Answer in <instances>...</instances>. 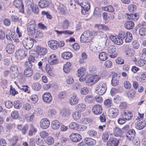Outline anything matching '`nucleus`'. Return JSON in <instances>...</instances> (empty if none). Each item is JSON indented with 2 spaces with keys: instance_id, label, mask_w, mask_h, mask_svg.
I'll return each instance as SVG.
<instances>
[{
  "instance_id": "nucleus-30",
  "label": "nucleus",
  "mask_w": 146,
  "mask_h": 146,
  "mask_svg": "<svg viewBox=\"0 0 146 146\" xmlns=\"http://www.w3.org/2000/svg\"><path fill=\"white\" fill-rule=\"evenodd\" d=\"M134 26V23L131 21H127L125 22L124 24L125 28L128 29H132Z\"/></svg>"
},
{
  "instance_id": "nucleus-46",
  "label": "nucleus",
  "mask_w": 146,
  "mask_h": 146,
  "mask_svg": "<svg viewBox=\"0 0 146 146\" xmlns=\"http://www.w3.org/2000/svg\"><path fill=\"white\" fill-rule=\"evenodd\" d=\"M114 133L117 137H120L122 135L121 129L117 127H115L114 129Z\"/></svg>"
},
{
  "instance_id": "nucleus-26",
  "label": "nucleus",
  "mask_w": 146,
  "mask_h": 146,
  "mask_svg": "<svg viewBox=\"0 0 146 146\" xmlns=\"http://www.w3.org/2000/svg\"><path fill=\"white\" fill-rule=\"evenodd\" d=\"M33 70L31 68H26L24 70V74L26 77H30L33 75Z\"/></svg>"
},
{
  "instance_id": "nucleus-35",
  "label": "nucleus",
  "mask_w": 146,
  "mask_h": 146,
  "mask_svg": "<svg viewBox=\"0 0 146 146\" xmlns=\"http://www.w3.org/2000/svg\"><path fill=\"white\" fill-rule=\"evenodd\" d=\"M137 79L140 82H144L146 79V73H142L139 74L137 76Z\"/></svg>"
},
{
  "instance_id": "nucleus-32",
  "label": "nucleus",
  "mask_w": 146,
  "mask_h": 146,
  "mask_svg": "<svg viewBox=\"0 0 146 146\" xmlns=\"http://www.w3.org/2000/svg\"><path fill=\"white\" fill-rule=\"evenodd\" d=\"M72 54L70 52H66L62 53L61 54L62 57L64 59H68L71 58Z\"/></svg>"
},
{
  "instance_id": "nucleus-47",
  "label": "nucleus",
  "mask_w": 146,
  "mask_h": 146,
  "mask_svg": "<svg viewBox=\"0 0 146 146\" xmlns=\"http://www.w3.org/2000/svg\"><path fill=\"white\" fill-rule=\"evenodd\" d=\"M125 38V42H131L133 38L131 33L129 32H127Z\"/></svg>"
},
{
  "instance_id": "nucleus-10",
  "label": "nucleus",
  "mask_w": 146,
  "mask_h": 146,
  "mask_svg": "<svg viewBox=\"0 0 146 146\" xmlns=\"http://www.w3.org/2000/svg\"><path fill=\"white\" fill-rule=\"evenodd\" d=\"M122 118L125 120H129L131 119L133 114L131 112L127 110L123 111L122 114Z\"/></svg>"
},
{
  "instance_id": "nucleus-4",
  "label": "nucleus",
  "mask_w": 146,
  "mask_h": 146,
  "mask_svg": "<svg viewBox=\"0 0 146 146\" xmlns=\"http://www.w3.org/2000/svg\"><path fill=\"white\" fill-rule=\"evenodd\" d=\"M22 43L25 48L28 50L32 48L34 44V41L31 38L25 37L23 40Z\"/></svg>"
},
{
  "instance_id": "nucleus-27",
  "label": "nucleus",
  "mask_w": 146,
  "mask_h": 146,
  "mask_svg": "<svg viewBox=\"0 0 146 146\" xmlns=\"http://www.w3.org/2000/svg\"><path fill=\"white\" fill-rule=\"evenodd\" d=\"M84 100L86 103H92L94 101V97L92 95H89L86 96Z\"/></svg>"
},
{
  "instance_id": "nucleus-41",
  "label": "nucleus",
  "mask_w": 146,
  "mask_h": 146,
  "mask_svg": "<svg viewBox=\"0 0 146 146\" xmlns=\"http://www.w3.org/2000/svg\"><path fill=\"white\" fill-rule=\"evenodd\" d=\"M116 50V48L113 45H110L108 48L107 51L110 53H113L115 52Z\"/></svg>"
},
{
  "instance_id": "nucleus-45",
  "label": "nucleus",
  "mask_w": 146,
  "mask_h": 146,
  "mask_svg": "<svg viewBox=\"0 0 146 146\" xmlns=\"http://www.w3.org/2000/svg\"><path fill=\"white\" fill-rule=\"evenodd\" d=\"M81 115V114L78 111H75L72 114L73 118L75 120L79 119L80 118Z\"/></svg>"
},
{
  "instance_id": "nucleus-61",
  "label": "nucleus",
  "mask_w": 146,
  "mask_h": 146,
  "mask_svg": "<svg viewBox=\"0 0 146 146\" xmlns=\"http://www.w3.org/2000/svg\"><path fill=\"white\" fill-rule=\"evenodd\" d=\"M114 43L117 45H121L123 43V40L119 38L118 36L116 37Z\"/></svg>"
},
{
  "instance_id": "nucleus-64",
  "label": "nucleus",
  "mask_w": 146,
  "mask_h": 146,
  "mask_svg": "<svg viewBox=\"0 0 146 146\" xmlns=\"http://www.w3.org/2000/svg\"><path fill=\"white\" fill-rule=\"evenodd\" d=\"M11 115L13 119H16L19 117V113L17 111H14L11 112Z\"/></svg>"
},
{
  "instance_id": "nucleus-20",
  "label": "nucleus",
  "mask_w": 146,
  "mask_h": 146,
  "mask_svg": "<svg viewBox=\"0 0 146 146\" xmlns=\"http://www.w3.org/2000/svg\"><path fill=\"white\" fill-rule=\"evenodd\" d=\"M119 143L118 139L112 138L109 140L107 143V146H117Z\"/></svg>"
},
{
  "instance_id": "nucleus-50",
  "label": "nucleus",
  "mask_w": 146,
  "mask_h": 146,
  "mask_svg": "<svg viewBox=\"0 0 146 146\" xmlns=\"http://www.w3.org/2000/svg\"><path fill=\"white\" fill-rule=\"evenodd\" d=\"M17 86L21 90L24 91L25 92H27L28 93H30L31 91L29 90V87L27 86H23L21 87L19 86Z\"/></svg>"
},
{
  "instance_id": "nucleus-29",
  "label": "nucleus",
  "mask_w": 146,
  "mask_h": 146,
  "mask_svg": "<svg viewBox=\"0 0 146 146\" xmlns=\"http://www.w3.org/2000/svg\"><path fill=\"white\" fill-rule=\"evenodd\" d=\"M126 14L127 15V18L129 20H137L139 17L138 13H135V14H130V15L127 14Z\"/></svg>"
},
{
  "instance_id": "nucleus-15",
  "label": "nucleus",
  "mask_w": 146,
  "mask_h": 146,
  "mask_svg": "<svg viewBox=\"0 0 146 146\" xmlns=\"http://www.w3.org/2000/svg\"><path fill=\"white\" fill-rule=\"evenodd\" d=\"M42 99L44 102L48 103L50 102L52 100V96L49 92L44 93L42 96Z\"/></svg>"
},
{
  "instance_id": "nucleus-12",
  "label": "nucleus",
  "mask_w": 146,
  "mask_h": 146,
  "mask_svg": "<svg viewBox=\"0 0 146 146\" xmlns=\"http://www.w3.org/2000/svg\"><path fill=\"white\" fill-rule=\"evenodd\" d=\"M119 76L116 73H113L111 81V84L112 86H115L118 85L119 83Z\"/></svg>"
},
{
  "instance_id": "nucleus-58",
  "label": "nucleus",
  "mask_w": 146,
  "mask_h": 146,
  "mask_svg": "<svg viewBox=\"0 0 146 146\" xmlns=\"http://www.w3.org/2000/svg\"><path fill=\"white\" fill-rule=\"evenodd\" d=\"M86 71L85 69L84 68H82L78 70V77H80L84 76L85 74Z\"/></svg>"
},
{
  "instance_id": "nucleus-22",
  "label": "nucleus",
  "mask_w": 146,
  "mask_h": 146,
  "mask_svg": "<svg viewBox=\"0 0 146 146\" xmlns=\"http://www.w3.org/2000/svg\"><path fill=\"white\" fill-rule=\"evenodd\" d=\"M6 52L9 54H12L14 52L15 50V46L11 43L7 44L6 46Z\"/></svg>"
},
{
  "instance_id": "nucleus-18",
  "label": "nucleus",
  "mask_w": 146,
  "mask_h": 146,
  "mask_svg": "<svg viewBox=\"0 0 146 146\" xmlns=\"http://www.w3.org/2000/svg\"><path fill=\"white\" fill-rule=\"evenodd\" d=\"M79 99L76 94L73 95L69 100L70 103L71 105H74L76 104L78 102Z\"/></svg>"
},
{
  "instance_id": "nucleus-42",
  "label": "nucleus",
  "mask_w": 146,
  "mask_h": 146,
  "mask_svg": "<svg viewBox=\"0 0 146 146\" xmlns=\"http://www.w3.org/2000/svg\"><path fill=\"white\" fill-rule=\"evenodd\" d=\"M99 58L101 61L106 60L108 58L106 53L105 52H102L99 54Z\"/></svg>"
},
{
  "instance_id": "nucleus-17",
  "label": "nucleus",
  "mask_w": 146,
  "mask_h": 146,
  "mask_svg": "<svg viewBox=\"0 0 146 146\" xmlns=\"http://www.w3.org/2000/svg\"><path fill=\"white\" fill-rule=\"evenodd\" d=\"M146 125V121H145L139 120L135 124V127L137 129H143Z\"/></svg>"
},
{
  "instance_id": "nucleus-23",
  "label": "nucleus",
  "mask_w": 146,
  "mask_h": 146,
  "mask_svg": "<svg viewBox=\"0 0 146 146\" xmlns=\"http://www.w3.org/2000/svg\"><path fill=\"white\" fill-rule=\"evenodd\" d=\"M86 108V105L83 103L78 104L75 107L76 110L81 112L85 110Z\"/></svg>"
},
{
  "instance_id": "nucleus-54",
  "label": "nucleus",
  "mask_w": 146,
  "mask_h": 146,
  "mask_svg": "<svg viewBox=\"0 0 146 146\" xmlns=\"http://www.w3.org/2000/svg\"><path fill=\"white\" fill-rule=\"evenodd\" d=\"M128 10L130 12H133L136 10L137 7L134 4H132L129 5L128 6Z\"/></svg>"
},
{
  "instance_id": "nucleus-14",
  "label": "nucleus",
  "mask_w": 146,
  "mask_h": 146,
  "mask_svg": "<svg viewBox=\"0 0 146 146\" xmlns=\"http://www.w3.org/2000/svg\"><path fill=\"white\" fill-rule=\"evenodd\" d=\"M92 110L94 114L96 115L100 114L102 112V108L100 105H96L93 107Z\"/></svg>"
},
{
  "instance_id": "nucleus-7",
  "label": "nucleus",
  "mask_w": 146,
  "mask_h": 146,
  "mask_svg": "<svg viewBox=\"0 0 146 146\" xmlns=\"http://www.w3.org/2000/svg\"><path fill=\"white\" fill-rule=\"evenodd\" d=\"M119 113V110L117 109L114 108L110 109L108 111V115L111 118H115Z\"/></svg>"
},
{
  "instance_id": "nucleus-51",
  "label": "nucleus",
  "mask_w": 146,
  "mask_h": 146,
  "mask_svg": "<svg viewBox=\"0 0 146 146\" xmlns=\"http://www.w3.org/2000/svg\"><path fill=\"white\" fill-rule=\"evenodd\" d=\"M139 32L141 36L145 35H146V27H140L139 29Z\"/></svg>"
},
{
  "instance_id": "nucleus-38",
  "label": "nucleus",
  "mask_w": 146,
  "mask_h": 146,
  "mask_svg": "<svg viewBox=\"0 0 146 146\" xmlns=\"http://www.w3.org/2000/svg\"><path fill=\"white\" fill-rule=\"evenodd\" d=\"M34 36L36 38L39 40L42 38L43 37V34L42 33L38 30H36L35 32L33 34Z\"/></svg>"
},
{
  "instance_id": "nucleus-11",
  "label": "nucleus",
  "mask_w": 146,
  "mask_h": 146,
  "mask_svg": "<svg viewBox=\"0 0 146 146\" xmlns=\"http://www.w3.org/2000/svg\"><path fill=\"white\" fill-rule=\"evenodd\" d=\"M13 4L16 7L19 9L20 12L24 13V6L21 1L20 0H15L13 2Z\"/></svg>"
},
{
  "instance_id": "nucleus-49",
  "label": "nucleus",
  "mask_w": 146,
  "mask_h": 146,
  "mask_svg": "<svg viewBox=\"0 0 146 146\" xmlns=\"http://www.w3.org/2000/svg\"><path fill=\"white\" fill-rule=\"evenodd\" d=\"M54 139L53 137L49 136L46 139V142L48 145H52L54 143Z\"/></svg>"
},
{
  "instance_id": "nucleus-56",
  "label": "nucleus",
  "mask_w": 146,
  "mask_h": 146,
  "mask_svg": "<svg viewBox=\"0 0 146 146\" xmlns=\"http://www.w3.org/2000/svg\"><path fill=\"white\" fill-rule=\"evenodd\" d=\"M62 27L64 29H67L69 26V23L67 20H65L64 21L62 25Z\"/></svg>"
},
{
  "instance_id": "nucleus-5",
  "label": "nucleus",
  "mask_w": 146,
  "mask_h": 146,
  "mask_svg": "<svg viewBox=\"0 0 146 146\" xmlns=\"http://www.w3.org/2000/svg\"><path fill=\"white\" fill-rule=\"evenodd\" d=\"M75 2L80 5L82 8L86 10H89L90 8V4L87 0H74Z\"/></svg>"
},
{
  "instance_id": "nucleus-13",
  "label": "nucleus",
  "mask_w": 146,
  "mask_h": 146,
  "mask_svg": "<svg viewBox=\"0 0 146 146\" xmlns=\"http://www.w3.org/2000/svg\"><path fill=\"white\" fill-rule=\"evenodd\" d=\"M26 56L25 51L21 49L17 50L15 53V57L18 60H21Z\"/></svg>"
},
{
  "instance_id": "nucleus-25",
  "label": "nucleus",
  "mask_w": 146,
  "mask_h": 146,
  "mask_svg": "<svg viewBox=\"0 0 146 146\" xmlns=\"http://www.w3.org/2000/svg\"><path fill=\"white\" fill-rule=\"evenodd\" d=\"M95 27L96 28L103 30L105 31H110L109 27L104 24H96L95 25Z\"/></svg>"
},
{
  "instance_id": "nucleus-62",
  "label": "nucleus",
  "mask_w": 146,
  "mask_h": 146,
  "mask_svg": "<svg viewBox=\"0 0 146 146\" xmlns=\"http://www.w3.org/2000/svg\"><path fill=\"white\" fill-rule=\"evenodd\" d=\"M87 133L90 137H94L97 135L96 132L93 130H89L88 131Z\"/></svg>"
},
{
  "instance_id": "nucleus-59",
  "label": "nucleus",
  "mask_w": 146,
  "mask_h": 146,
  "mask_svg": "<svg viewBox=\"0 0 146 146\" xmlns=\"http://www.w3.org/2000/svg\"><path fill=\"white\" fill-rule=\"evenodd\" d=\"M56 113V111L54 109H50L48 110V114L50 117H52L55 115Z\"/></svg>"
},
{
  "instance_id": "nucleus-19",
  "label": "nucleus",
  "mask_w": 146,
  "mask_h": 146,
  "mask_svg": "<svg viewBox=\"0 0 146 146\" xmlns=\"http://www.w3.org/2000/svg\"><path fill=\"white\" fill-rule=\"evenodd\" d=\"M48 62L51 65L57 64L58 62V60L56 56L53 54L50 56L48 58Z\"/></svg>"
},
{
  "instance_id": "nucleus-3",
  "label": "nucleus",
  "mask_w": 146,
  "mask_h": 146,
  "mask_svg": "<svg viewBox=\"0 0 146 146\" xmlns=\"http://www.w3.org/2000/svg\"><path fill=\"white\" fill-rule=\"evenodd\" d=\"M94 36H97L100 39V42L103 44L105 45L108 40L106 34L102 31H95L94 32Z\"/></svg>"
},
{
  "instance_id": "nucleus-39",
  "label": "nucleus",
  "mask_w": 146,
  "mask_h": 146,
  "mask_svg": "<svg viewBox=\"0 0 146 146\" xmlns=\"http://www.w3.org/2000/svg\"><path fill=\"white\" fill-rule=\"evenodd\" d=\"M55 31L56 32L57 34L61 35L62 34H64L65 35H72L73 33V32L69 30H66L61 31H59L57 30H55Z\"/></svg>"
},
{
  "instance_id": "nucleus-52",
  "label": "nucleus",
  "mask_w": 146,
  "mask_h": 146,
  "mask_svg": "<svg viewBox=\"0 0 146 146\" xmlns=\"http://www.w3.org/2000/svg\"><path fill=\"white\" fill-rule=\"evenodd\" d=\"M104 104L107 108L111 107L112 105V100L109 99L106 100L104 101Z\"/></svg>"
},
{
  "instance_id": "nucleus-55",
  "label": "nucleus",
  "mask_w": 146,
  "mask_h": 146,
  "mask_svg": "<svg viewBox=\"0 0 146 146\" xmlns=\"http://www.w3.org/2000/svg\"><path fill=\"white\" fill-rule=\"evenodd\" d=\"M126 34L127 32L121 31H119L118 36L123 40L125 38Z\"/></svg>"
},
{
  "instance_id": "nucleus-63",
  "label": "nucleus",
  "mask_w": 146,
  "mask_h": 146,
  "mask_svg": "<svg viewBox=\"0 0 146 146\" xmlns=\"http://www.w3.org/2000/svg\"><path fill=\"white\" fill-rule=\"evenodd\" d=\"M19 138L17 136H14L11 139V142H12L11 146H14L17 143L18 141Z\"/></svg>"
},
{
  "instance_id": "nucleus-37",
  "label": "nucleus",
  "mask_w": 146,
  "mask_h": 146,
  "mask_svg": "<svg viewBox=\"0 0 146 146\" xmlns=\"http://www.w3.org/2000/svg\"><path fill=\"white\" fill-rule=\"evenodd\" d=\"M71 64L70 62H67L64 65L63 70L66 73H68L70 71Z\"/></svg>"
},
{
  "instance_id": "nucleus-21",
  "label": "nucleus",
  "mask_w": 146,
  "mask_h": 146,
  "mask_svg": "<svg viewBox=\"0 0 146 146\" xmlns=\"http://www.w3.org/2000/svg\"><path fill=\"white\" fill-rule=\"evenodd\" d=\"M36 48L38 54L40 55H44L47 52V50L45 48L37 46H36Z\"/></svg>"
},
{
  "instance_id": "nucleus-24",
  "label": "nucleus",
  "mask_w": 146,
  "mask_h": 146,
  "mask_svg": "<svg viewBox=\"0 0 146 146\" xmlns=\"http://www.w3.org/2000/svg\"><path fill=\"white\" fill-rule=\"evenodd\" d=\"M38 5L41 8H44L48 7L49 5V2L46 0H41L38 2Z\"/></svg>"
},
{
  "instance_id": "nucleus-2",
  "label": "nucleus",
  "mask_w": 146,
  "mask_h": 146,
  "mask_svg": "<svg viewBox=\"0 0 146 146\" xmlns=\"http://www.w3.org/2000/svg\"><path fill=\"white\" fill-rule=\"evenodd\" d=\"M107 86L105 83L101 82L96 85L95 89V93L99 95L104 94L107 90Z\"/></svg>"
},
{
  "instance_id": "nucleus-33",
  "label": "nucleus",
  "mask_w": 146,
  "mask_h": 146,
  "mask_svg": "<svg viewBox=\"0 0 146 146\" xmlns=\"http://www.w3.org/2000/svg\"><path fill=\"white\" fill-rule=\"evenodd\" d=\"M85 142L87 144L90 145H95L96 143V141L89 138H86L85 139Z\"/></svg>"
},
{
  "instance_id": "nucleus-48",
  "label": "nucleus",
  "mask_w": 146,
  "mask_h": 146,
  "mask_svg": "<svg viewBox=\"0 0 146 146\" xmlns=\"http://www.w3.org/2000/svg\"><path fill=\"white\" fill-rule=\"evenodd\" d=\"M27 31L28 33L31 35L33 34L36 31L35 29V27H27Z\"/></svg>"
},
{
  "instance_id": "nucleus-16",
  "label": "nucleus",
  "mask_w": 146,
  "mask_h": 146,
  "mask_svg": "<svg viewBox=\"0 0 146 146\" xmlns=\"http://www.w3.org/2000/svg\"><path fill=\"white\" fill-rule=\"evenodd\" d=\"M135 136V132L134 130L131 129L128 131L126 133L127 139L129 141L133 140Z\"/></svg>"
},
{
  "instance_id": "nucleus-43",
  "label": "nucleus",
  "mask_w": 146,
  "mask_h": 146,
  "mask_svg": "<svg viewBox=\"0 0 146 146\" xmlns=\"http://www.w3.org/2000/svg\"><path fill=\"white\" fill-rule=\"evenodd\" d=\"M32 88L35 90L38 91L41 89V86L38 82L33 83L32 85Z\"/></svg>"
},
{
  "instance_id": "nucleus-40",
  "label": "nucleus",
  "mask_w": 146,
  "mask_h": 146,
  "mask_svg": "<svg viewBox=\"0 0 146 146\" xmlns=\"http://www.w3.org/2000/svg\"><path fill=\"white\" fill-rule=\"evenodd\" d=\"M92 75H90L88 77L86 81V83L87 85L90 86L95 84Z\"/></svg>"
},
{
  "instance_id": "nucleus-53",
  "label": "nucleus",
  "mask_w": 146,
  "mask_h": 146,
  "mask_svg": "<svg viewBox=\"0 0 146 146\" xmlns=\"http://www.w3.org/2000/svg\"><path fill=\"white\" fill-rule=\"evenodd\" d=\"M144 58L140 59L137 60L135 61V64L138 66H143L145 64V63L143 60Z\"/></svg>"
},
{
  "instance_id": "nucleus-6",
  "label": "nucleus",
  "mask_w": 146,
  "mask_h": 146,
  "mask_svg": "<svg viewBox=\"0 0 146 146\" xmlns=\"http://www.w3.org/2000/svg\"><path fill=\"white\" fill-rule=\"evenodd\" d=\"M69 138L71 141L77 143L79 142L82 139V136L78 133H72L70 134Z\"/></svg>"
},
{
  "instance_id": "nucleus-1",
  "label": "nucleus",
  "mask_w": 146,
  "mask_h": 146,
  "mask_svg": "<svg viewBox=\"0 0 146 146\" xmlns=\"http://www.w3.org/2000/svg\"><path fill=\"white\" fill-rule=\"evenodd\" d=\"M93 33L90 31L87 30L84 31L82 35L80 40L83 43L90 42L92 38Z\"/></svg>"
},
{
  "instance_id": "nucleus-60",
  "label": "nucleus",
  "mask_w": 146,
  "mask_h": 146,
  "mask_svg": "<svg viewBox=\"0 0 146 146\" xmlns=\"http://www.w3.org/2000/svg\"><path fill=\"white\" fill-rule=\"evenodd\" d=\"M78 124L76 122H72L69 125V127L70 129L77 130Z\"/></svg>"
},
{
  "instance_id": "nucleus-28",
  "label": "nucleus",
  "mask_w": 146,
  "mask_h": 146,
  "mask_svg": "<svg viewBox=\"0 0 146 146\" xmlns=\"http://www.w3.org/2000/svg\"><path fill=\"white\" fill-rule=\"evenodd\" d=\"M125 53L127 55L129 56H131L134 55L135 51L133 49L129 48L128 46H126Z\"/></svg>"
},
{
  "instance_id": "nucleus-31",
  "label": "nucleus",
  "mask_w": 146,
  "mask_h": 146,
  "mask_svg": "<svg viewBox=\"0 0 146 146\" xmlns=\"http://www.w3.org/2000/svg\"><path fill=\"white\" fill-rule=\"evenodd\" d=\"M60 123L57 120L53 121L51 123V127L53 129H57L60 127Z\"/></svg>"
},
{
  "instance_id": "nucleus-9",
  "label": "nucleus",
  "mask_w": 146,
  "mask_h": 146,
  "mask_svg": "<svg viewBox=\"0 0 146 146\" xmlns=\"http://www.w3.org/2000/svg\"><path fill=\"white\" fill-rule=\"evenodd\" d=\"M50 122L48 119L47 118L42 119L40 122V126L42 129H46L49 126Z\"/></svg>"
},
{
  "instance_id": "nucleus-34",
  "label": "nucleus",
  "mask_w": 146,
  "mask_h": 146,
  "mask_svg": "<svg viewBox=\"0 0 146 146\" xmlns=\"http://www.w3.org/2000/svg\"><path fill=\"white\" fill-rule=\"evenodd\" d=\"M60 113L64 117H67L71 114L70 110L68 109H64L61 111Z\"/></svg>"
},
{
  "instance_id": "nucleus-36",
  "label": "nucleus",
  "mask_w": 146,
  "mask_h": 146,
  "mask_svg": "<svg viewBox=\"0 0 146 146\" xmlns=\"http://www.w3.org/2000/svg\"><path fill=\"white\" fill-rule=\"evenodd\" d=\"M58 9L60 11V13L62 15L66 13V7L62 4H60L58 7Z\"/></svg>"
},
{
  "instance_id": "nucleus-57",
  "label": "nucleus",
  "mask_w": 146,
  "mask_h": 146,
  "mask_svg": "<svg viewBox=\"0 0 146 146\" xmlns=\"http://www.w3.org/2000/svg\"><path fill=\"white\" fill-rule=\"evenodd\" d=\"M109 134L107 131H105L102 134V139L104 142H106L108 139L109 137Z\"/></svg>"
},
{
  "instance_id": "nucleus-8",
  "label": "nucleus",
  "mask_w": 146,
  "mask_h": 146,
  "mask_svg": "<svg viewBox=\"0 0 146 146\" xmlns=\"http://www.w3.org/2000/svg\"><path fill=\"white\" fill-rule=\"evenodd\" d=\"M48 46L53 50H56L58 47V42L56 40H51L48 42Z\"/></svg>"
},
{
  "instance_id": "nucleus-44",
  "label": "nucleus",
  "mask_w": 146,
  "mask_h": 146,
  "mask_svg": "<svg viewBox=\"0 0 146 146\" xmlns=\"http://www.w3.org/2000/svg\"><path fill=\"white\" fill-rule=\"evenodd\" d=\"M30 7L34 13L36 14L38 13L39 9L37 5L35 6L34 3H32L30 5Z\"/></svg>"
}]
</instances>
